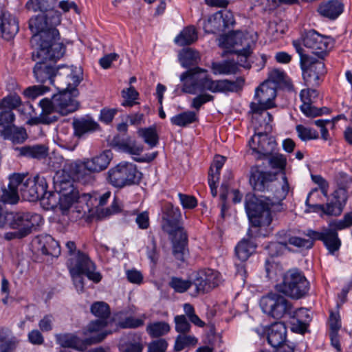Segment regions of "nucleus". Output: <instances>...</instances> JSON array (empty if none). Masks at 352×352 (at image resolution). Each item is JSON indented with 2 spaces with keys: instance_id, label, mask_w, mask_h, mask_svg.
I'll list each match as a JSON object with an SVG mask.
<instances>
[{
  "instance_id": "bb28decb",
  "label": "nucleus",
  "mask_w": 352,
  "mask_h": 352,
  "mask_svg": "<svg viewBox=\"0 0 352 352\" xmlns=\"http://www.w3.org/2000/svg\"><path fill=\"white\" fill-rule=\"evenodd\" d=\"M344 10L342 0H327L319 4L317 12L321 16L333 21L338 18Z\"/></svg>"
},
{
  "instance_id": "e2e57ef3",
  "label": "nucleus",
  "mask_w": 352,
  "mask_h": 352,
  "mask_svg": "<svg viewBox=\"0 0 352 352\" xmlns=\"http://www.w3.org/2000/svg\"><path fill=\"white\" fill-rule=\"evenodd\" d=\"M329 325L331 330L330 332H338L341 328L340 316L338 309L332 310L330 312Z\"/></svg>"
},
{
  "instance_id": "f257e3e1",
  "label": "nucleus",
  "mask_w": 352,
  "mask_h": 352,
  "mask_svg": "<svg viewBox=\"0 0 352 352\" xmlns=\"http://www.w3.org/2000/svg\"><path fill=\"white\" fill-rule=\"evenodd\" d=\"M56 0H28L25 4L28 10L41 14L29 20V28L33 33L30 43L45 45V38H60L56 26L60 24L62 14L55 10Z\"/></svg>"
},
{
  "instance_id": "a211bd4d",
  "label": "nucleus",
  "mask_w": 352,
  "mask_h": 352,
  "mask_svg": "<svg viewBox=\"0 0 352 352\" xmlns=\"http://www.w3.org/2000/svg\"><path fill=\"white\" fill-rule=\"evenodd\" d=\"M43 223L42 216L37 213L16 212L13 214L10 226L17 230L18 239H22L36 230Z\"/></svg>"
},
{
  "instance_id": "bf43d9fd",
  "label": "nucleus",
  "mask_w": 352,
  "mask_h": 352,
  "mask_svg": "<svg viewBox=\"0 0 352 352\" xmlns=\"http://www.w3.org/2000/svg\"><path fill=\"white\" fill-rule=\"evenodd\" d=\"M191 285V283L179 278L173 277L170 282V286L177 292H186Z\"/></svg>"
},
{
  "instance_id": "49530a36",
  "label": "nucleus",
  "mask_w": 352,
  "mask_h": 352,
  "mask_svg": "<svg viewBox=\"0 0 352 352\" xmlns=\"http://www.w3.org/2000/svg\"><path fill=\"white\" fill-rule=\"evenodd\" d=\"M21 156L41 159L46 156L47 150L44 146L36 145L33 146H23L17 148Z\"/></svg>"
},
{
  "instance_id": "2eb2a0df",
  "label": "nucleus",
  "mask_w": 352,
  "mask_h": 352,
  "mask_svg": "<svg viewBox=\"0 0 352 352\" xmlns=\"http://www.w3.org/2000/svg\"><path fill=\"white\" fill-rule=\"evenodd\" d=\"M272 122L264 121V132L255 131L254 134L248 142L251 154L257 159H263L273 154L277 144L273 137L269 136L272 131Z\"/></svg>"
},
{
  "instance_id": "0e129e2a",
  "label": "nucleus",
  "mask_w": 352,
  "mask_h": 352,
  "mask_svg": "<svg viewBox=\"0 0 352 352\" xmlns=\"http://www.w3.org/2000/svg\"><path fill=\"white\" fill-rule=\"evenodd\" d=\"M214 96L208 94H201L194 98L192 100L190 107L197 111H199L201 107L208 102L212 101Z\"/></svg>"
},
{
  "instance_id": "de8ad7c7",
  "label": "nucleus",
  "mask_w": 352,
  "mask_h": 352,
  "mask_svg": "<svg viewBox=\"0 0 352 352\" xmlns=\"http://www.w3.org/2000/svg\"><path fill=\"white\" fill-rule=\"evenodd\" d=\"M304 310L305 309H298V311L296 312V316H298V318H294L293 321L291 323V329L292 331L303 334L307 331L309 322L310 321V317L307 314H305V316L306 318L305 320H302L301 318L302 315L304 314V313L302 312V311Z\"/></svg>"
},
{
  "instance_id": "412c9836",
  "label": "nucleus",
  "mask_w": 352,
  "mask_h": 352,
  "mask_svg": "<svg viewBox=\"0 0 352 352\" xmlns=\"http://www.w3.org/2000/svg\"><path fill=\"white\" fill-rule=\"evenodd\" d=\"M220 279V275L217 271L205 269L197 273L193 284L197 293H205L218 286Z\"/></svg>"
},
{
  "instance_id": "aec40b11",
  "label": "nucleus",
  "mask_w": 352,
  "mask_h": 352,
  "mask_svg": "<svg viewBox=\"0 0 352 352\" xmlns=\"http://www.w3.org/2000/svg\"><path fill=\"white\" fill-rule=\"evenodd\" d=\"M302 104L301 111L307 117H316L327 112V108L319 109L314 106L318 98V91L315 89H302L300 94Z\"/></svg>"
},
{
  "instance_id": "5fc2aeb1",
  "label": "nucleus",
  "mask_w": 352,
  "mask_h": 352,
  "mask_svg": "<svg viewBox=\"0 0 352 352\" xmlns=\"http://www.w3.org/2000/svg\"><path fill=\"white\" fill-rule=\"evenodd\" d=\"M15 115L11 109H1L0 112V126L3 129L14 126Z\"/></svg>"
},
{
  "instance_id": "4d7b16f0",
  "label": "nucleus",
  "mask_w": 352,
  "mask_h": 352,
  "mask_svg": "<svg viewBox=\"0 0 352 352\" xmlns=\"http://www.w3.org/2000/svg\"><path fill=\"white\" fill-rule=\"evenodd\" d=\"M226 158L221 155H217L210 168L208 177H214L219 179L220 171L224 165Z\"/></svg>"
},
{
  "instance_id": "680f3d73",
  "label": "nucleus",
  "mask_w": 352,
  "mask_h": 352,
  "mask_svg": "<svg viewBox=\"0 0 352 352\" xmlns=\"http://www.w3.org/2000/svg\"><path fill=\"white\" fill-rule=\"evenodd\" d=\"M285 73L278 69L271 70L268 75V78L265 81H270V85H274L276 88L277 85L283 82L285 80Z\"/></svg>"
},
{
  "instance_id": "c9c22d12",
  "label": "nucleus",
  "mask_w": 352,
  "mask_h": 352,
  "mask_svg": "<svg viewBox=\"0 0 352 352\" xmlns=\"http://www.w3.org/2000/svg\"><path fill=\"white\" fill-rule=\"evenodd\" d=\"M256 245L249 239H242L235 248V254L242 263L246 261L255 251Z\"/></svg>"
},
{
  "instance_id": "5701e85b",
  "label": "nucleus",
  "mask_w": 352,
  "mask_h": 352,
  "mask_svg": "<svg viewBox=\"0 0 352 352\" xmlns=\"http://www.w3.org/2000/svg\"><path fill=\"white\" fill-rule=\"evenodd\" d=\"M306 235L314 241H322L331 254L338 251L341 245V241L338 238V232L333 230L331 231L325 228H323L320 232L308 230Z\"/></svg>"
},
{
  "instance_id": "9b49d317",
  "label": "nucleus",
  "mask_w": 352,
  "mask_h": 352,
  "mask_svg": "<svg viewBox=\"0 0 352 352\" xmlns=\"http://www.w3.org/2000/svg\"><path fill=\"white\" fill-rule=\"evenodd\" d=\"M219 45L237 54L239 65L250 68L248 57L252 53L248 37L242 31H232L220 36Z\"/></svg>"
},
{
  "instance_id": "79ce46f5",
  "label": "nucleus",
  "mask_w": 352,
  "mask_h": 352,
  "mask_svg": "<svg viewBox=\"0 0 352 352\" xmlns=\"http://www.w3.org/2000/svg\"><path fill=\"white\" fill-rule=\"evenodd\" d=\"M138 135L151 148H153L159 143V136L155 126L141 128L138 131Z\"/></svg>"
},
{
  "instance_id": "a878e982",
  "label": "nucleus",
  "mask_w": 352,
  "mask_h": 352,
  "mask_svg": "<svg viewBox=\"0 0 352 352\" xmlns=\"http://www.w3.org/2000/svg\"><path fill=\"white\" fill-rule=\"evenodd\" d=\"M276 174L269 171L260 170L257 167H252L250 170V184L254 190L265 191L269 184L276 179Z\"/></svg>"
},
{
  "instance_id": "c756f323",
  "label": "nucleus",
  "mask_w": 352,
  "mask_h": 352,
  "mask_svg": "<svg viewBox=\"0 0 352 352\" xmlns=\"http://www.w3.org/2000/svg\"><path fill=\"white\" fill-rule=\"evenodd\" d=\"M38 248L45 255L58 257L60 254V247L58 241L50 235H43L38 238Z\"/></svg>"
},
{
  "instance_id": "f3484780",
  "label": "nucleus",
  "mask_w": 352,
  "mask_h": 352,
  "mask_svg": "<svg viewBox=\"0 0 352 352\" xmlns=\"http://www.w3.org/2000/svg\"><path fill=\"white\" fill-rule=\"evenodd\" d=\"M69 272L83 274L89 280L98 283L102 278L101 273L96 270L95 263L86 253L78 251L68 261Z\"/></svg>"
},
{
  "instance_id": "6e6d98bb",
  "label": "nucleus",
  "mask_w": 352,
  "mask_h": 352,
  "mask_svg": "<svg viewBox=\"0 0 352 352\" xmlns=\"http://www.w3.org/2000/svg\"><path fill=\"white\" fill-rule=\"evenodd\" d=\"M50 88L45 85H33L26 88L23 91V94L28 98L35 99L39 96L48 92Z\"/></svg>"
},
{
  "instance_id": "393cba45",
  "label": "nucleus",
  "mask_w": 352,
  "mask_h": 352,
  "mask_svg": "<svg viewBox=\"0 0 352 352\" xmlns=\"http://www.w3.org/2000/svg\"><path fill=\"white\" fill-rule=\"evenodd\" d=\"M279 241L278 242H272L268 245V248L277 249L278 246L286 247L288 244L297 248H304L310 249L313 247L314 241L311 238L309 239H302L298 236H291L289 232L282 231L278 233Z\"/></svg>"
},
{
  "instance_id": "052dcab7",
  "label": "nucleus",
  "mask_w": 352,
  "mask_h": 352,
  "mask_svg": "<svg viewBox=\"0 0 352 352\" xmlns=\"http://www.w3.org/2000/svg\"><path fill=\"white\" fill-rule=\"evenodd\" d=\"M271 155L269 162L272 168L284 170L287 164L285 156L279 153Z\"/></svg>"
},
{
  "instance_id": "39448f33",
  "label": "nucleus",
  "mask_w": 352,
  "mask_h": 352,
  "mask_svg": "<svg viewBox=\"0 0 352 352\" xmlns=\"http://www.w3.org/2000/svg\"><path fill=\"white\" fill-rule=\"evenodd\" d=\"M9 179L8 188H2L0 197V200L7 204L18 202L19 191L25 199L30 201L38 200L41 196L45 195V189L47 188L46 179L39 175L31 177L26 174L14 173Z\"/></svg>"
},
{
  "instance_id": "20e7f679",
  "label": "nucleus",
  "mask_w": 352,
  "mask_h": 352,
  "mask_svg": "<svg viewBox=\"0 0 352 352\" xmlns=\"http://www.w3.org/2000/svg\"><path fill=\"white\" fill-rule=\"evenodd\" d=\"M180 80L183 82L182 91L189 94L206 91L212 93L237 92L245 82L242 77H238L235 80H212L207 70L198 67L183 72L180 75Z\"/></svg>"
},
{
  "instance_id": "37998d69",
  "label": "nucleus",
  "mask_w": 352,
  "mask_h": 352,
  "mask_svg": "<svg viewBox=\"0 0 352 352\" xmlns=\"http://www.w3.org/2000/svg\"><path fill=\"white\" fill-rule=\"evenodd\" d=\"M45 189V195L39 197L41 204L46 210H53L58 205L60 207V197L56 192H50Z\"/></svg>"
},
{
  "instance_id": "09e8293b",
  "label": "nucleus",
  "mask_w": 352,
  "mask_h": 352,
  "mask_svg": "<svg viewBox=\"0 0 352 352\" xmlns=\"http://www.w3.org/2000/svg\"><path fill=\"white\" fill-rule=\"evenodd\" d=\"M118 146L121 151L132 155H140L144 150L143 145L138 144L135 141L122 142Z\"/></svg>"
},
{
  "instance_id": "ea45409f",
  "label": "nucleus",
  "mask_w": 352,
  "mask_h": 352,
  "mask_svg": "<svg viewBox=\"0 0 352 352\" xmlns=\"http://www.w3.org/2000/svg\"><path fill=\"white\" fill-rule=\"evenodd\" d=\"M222 14L219 11L210 15L208 20L204 23V30L208 33L215 34L217 32H223V25L222 24Z\"/></svg>"
},
{
  "instance_id": "338daca9",
  "label": "nucleus",
  "mask_w": 352,
  "mask_h": 352,
  "mask_svg": "<svg viewBox=\"0 0 352 352\" xmlns=\"http://www.w3.org/2000/svg\"><path fill=\"white\" fill-rule=\"evenodd\" d=\"M135 223L138 228L141 230H146L150 226L149 214L147 211H143L137 214L135 218Z\"/></svg>"
},
{
  "instance_id": "603ef678",
  "label": "nucleus",
  "mask_w": 352,
  "mask_h": 352,
  "mask_svg": "<svg viewBox=\"0 0 352 352\" xmlns=\"http://www.w3.org/2000/svg\"><path fill=\"white\" fill-rule=\"evenodd\" d=\"M296 129L299 138L302 141L318 138V132L310 127L299 124L296 126Z\"/></svg>"
},
{
  "instance_id": "0eeeda50",
  "label": "nucleus",
  "mask_w": 352,
  "mask_h": 352,
  "mask_svg": "<svg viewBox=\"0 0 352 352\" xmlns=\"http://www.w3.org/2000/svg\"><path fill=\"white\" fill-rule=\"evenodd\" d=\"M62 175L57 173L54 178L55 192L60 197V210L65 214L80 198L79 192L73 185V179L80 178L79 166L76 162L66 163L64 166Z\"/></svg>"
},
{
  "instance_id": "e433bc0d",
  "label": "nucleus",
  "mask_w": 352,
  "mask_h": 352,
  "mask_svg": "<svg viewBox=\"0 0 352 352\" xmlns=\"http://www.w3.org/2000/svg\"><path fill=\"white\" fill-rule=\"evenodd\" d=\"M198 342V339L189 333H179L175 340L173 350L175 352L182 351L187 347L195 346Z\"/></svg>"
},
{
  "instance_id": "13d9d810",
  "label": "nucleus",
  "mask_w": 352,
  "mask_h": 352,
  "mask_svg": "<svg viewBox=\"0 0 352 352\" xmlns=\"http://www.w3.org/2000/svg\"><path fill=\"white\" fill-rule=\"evenodd\" d=\"M168 346V342L165 339H157L148 343L147 352H166Z\"/></svg>"
},
{
  "instance_id": "ddd939ff",
  "label": "nucleus",
  "mask_w": 352,
  "mask_h": 352,
  "mask_svg": "<svg viewBox=\"0 0 352 352\" xmlns=\"http://www.w3.org/2000/svg\"><path fill=\"white\" fill-rule=\"evenodd\" d=\"M92 314L98 318L97 323L100 325V331L108 332V335L111 333V330H107L106 327H112L113 326L121 328H138L144 324V317L135 318L133 316L122 318L121 313L112 314L111 309H91Z\"/></svg>"
},
{
  "instance_id": "f03ea898",
  "label": "nucleus",
  "mask_w": 352,
  "mask_h": 352,
  "mask_svg": "<svg viewBox=\"0 0 352 352\" xmlns=\"http://www.w3.org/2000/svg\"><path fill=\"white\" fill-rule=\"evenodd\" d=\"M281 188L277 190L273 197L255 195H247L245 197V208L248 219L252 226L260 228L259 235L266 236L262 233L263 227H269L272 221L274 215L283 210V200L285 199L289 191V185L285 173L282 177Z\"/></svg>"
},
{
  "instance_id": "f704fd0d",
  "label": "nucleus",
  "mask_w": 352,
  "mask_h": 352,
  "mask_svg": "<svg viewBox=\"0 0 352 352\" xmlns=\"http://www.w3.org/2000/svg\"><path fill=\"white\" fill-rule=\"evenodd\" d=\"M1 135L5 140H11L14 144L23 143L27 138L25 129L23 127H17L15 125L2 129Z\"/></svg>"
},
{
  "instance_id": "dca6fc26",
  "label": "nucleus",
  "mask_w": 352,
  "mask_h": 352,
  "mask_svg": "<svg viewBox=\"0 0 352 352\" xmlns=\"http://www.w3.org/2000/svg\"><path fill=\"white\" fill-rule=\"evenodd\" d=\"M139 174L135 164L122 162L109 170L107 179L112 186L122 188L136 183Z\"/></svg>"
},
{
  "instance_id": "473e14b6",
  "label": "nucleus",
  "mask_w": 352,
  "mask_h": 352,
  "mask_svg": "<svg viewBox=\"0 0 352 352\" xmlns=\"http://www.w3.org/2000/svg\"><path fill=\"white\" fill-rule=\"evenodd\" d=\"M73 126L74 134L76 136L80 137L84 134L96 131L99 125L92 118L86 116L74 120Z\"/></svg>"
},
{
  "instance_id": "c03bdc74",
  "label": "nucleus",
  "mask_w": 352,
  "mask_h": 352,
  "mask_svg": "<svg viewBox=\"0 0 352 352\" xmlns=\"http://www.w3.org/2000/svg\"><path fill=\"white\" fill-rule=\"evenodd\" d=\"M179 59L182 67L188 68L197 64L200 60V56L197 51L187 48L179 54Z\"/></svg>"
},
{
  "instance_id": "f8f14e48",
  "label": "nucleus",
  "mask_w": 352,
  "mask_h": 352,
  "mask_svg": "<svg viewBox=\"0 0 352 352\" xmlns=\"http://www.w3.org/2000/svg\"><path fill=\"white\" fill-rule=\"evenodd\" d=\"M296 52L299 54L300 65L302 71L305 83L307 87H318L322 77L326 74V68L323 62L324 58H315L302 53V49L296 42H294Z\"/></svg>"
},
{
  "instance_id": "a19ab883",
  "label": "nucleus",
  "mask_w": 352,
  "mask_h": 352,
  "mask_svg": "<svg viewBox=\"0 0 352 352\" xmlns=\"http://www.w3.org/2000/svg\"><path fill=\"white\" fill-rule=\"evenodd\" d=\"M211 68L213 74L215 75L234 74L238 71L236 64L232 61L214 62L212 63Z\"/></svg>"
},
{
  "instance_id": "423d86ee",
  "label": "nucleus",
  "mask_w": 352,
  "mask_h": 352,
  "mask_svg": "<svg viewBox=\"0 0 352 352\" xmlns=\"http://www.w3.org/2000/svg\"><path fill=\"white\" fill-rule=\"evenodd\" d=\"M56 88L59 90L57 94H54L51 98H45L39 102L41 108L40 116L45 124L57 120L58 118L52 115L54 113L67 116L79 108V102L75 98L78 94V90H73V93H70L60 85Z\"/></svg>"
},
{
  "instance_id": "a18cd8bd",
  "label": "nucleus",
  "mask_w": 352,
  "mask_h": 352,
  "mask_svg": "<svg viewBox=\"0 0 352 352\" xmlns=\"http://www.w3.org/2000/svg\"><path fill=\"white\" fill-rule=\"evenodd\" d=\"M170 330V325L165 322H155L146 327L148 334L152 338H160L166 335Z\"/></svg>"
},
{
  "instance_id": "69168bd1",
  "label": "nucleus",
  "mask_w": 352,
  "mask_h": 352,
  "mask_svg": "<svg viewBox=\"0 0 352 352\" xmlns=\"http://www.w3.org/2000/svg\"><path fill=\"white\" fill-rule=\"evenodd\" d=\"M178 197L180 204L184 209H192L197 206V200L194 196L179 192Z\"/></svg>"
},
{
  "instance_id": "1a4fd4ad",
  "label": "nucleus",
  "mask_w": 352,
  "mask_h": 352,
  "mask_svg": "<svg viewBox=\"0 0 352 352\" xmlns=\"http://www.w3.org/2000/svg\"><path fill=\"white\" fill-rule=\"evenodd\" d=\"M276 96V88L274 85H270V81H264L256 89L254 100L256 102L250 104L254 120L272 122V116L266 110L274 107Z\"/></svg>"
},
{
  "instance_id": "b1692460",
  "label": "nucleus",
  "mask_w": 352,
  "mask_h": 352,
  "mask_svg": "<svg viewBox=\"0 0 352 352\" xmlns=\"http://www.w3.org/2000/svg\"><path fill=\"white\" fill-rule=\"evenodd\" d=\"M19 22L16 17L6 11L0 3V31L2 37L9 40L19 32Z\"/></svg>"
},
{
  "instance_id": "7ed1b4c3",
  "label": "nucleus",
  "mask_w": 352,
  "mask_h": 352,
  "mask_svg": "<svg viewBox=\"0 0 352 352\" xmlns=\"http://www.w3.org/2000/svg\"><path fill=\"white\" fill-rule=\"evenodd\" d=\"M44 40L46 43L41 47L31 43L34 47L32 58L34 60H39L33 68L34 77L38 82H49L56 87L61 81V73L59 72L61 66L55 67L54 63L63 57L65 48L60 38H45Z\"/></svg>"
},
{
  "instance_id": "2f4dec72",
  "label": "nucleus",
  "mask_w": 352,
  "mask_h": 352,
  "mask_svg": "<svg viewBox=\"0 0 352 352\" xmlns=\"http://www.w3.org/2000/svg\"><path fill=\"white\" fill-rule=\"evenodd\" d=\"M259 305L261 308H291L285 297L276 293H270L262 296Z\"/></svg>"
},
{
  "instance_id": "6ab92c4d",
  "label": "nucleus",
  "mask_w": 352,
  "mask_h": 352,
  "mask_svg": "<svg viewBox=\"0 0 352 352\" xmlns=\"http://www.w3.org/2000/svg\"><path fill=\"white\" fill-rule=\"evenodd\" d=\"M303 44L318 58H324L329 50L333 47V40L331 37L322 35L316 30H311L305 33Z\"/></svg>"
},
{
  "instance_id": "864d4df0",
  "label": "nucleus",
  "mask_w": 352,
  "mask_h": 352,
  "mask_svg": "<svg viewBox=\"0 0 352 352\" xmlns=\"http://www.w3.org/2000/svg\"><path fill=\"white\" fill-rule=\"evenodd\" d=\"M138 92L132 86L128 89H123L122 91V96L124 99V101L122 104V106L132 107L135 104V100L138 99Z\"/></svg>"
},
{
  "instance_id": "9d476101",
  "label": "nucleus",
  "mask_w": 352,
  "mask_h": 352,
  "mask_svg": "<svg viewBox=\"0 0 352 352\" xmlns=\"http://www.w3.org/2000/svg\"><path fill=\"white\" fill-rule=\"evenodd\" d=\"M318 189H312L308 194L305 205L307 212H316L320 217H338L341 214L347 201V190L344 187H340L333 193V199L325 204H310L311 196L317 192Z\"/></svg>"
},
{
  "instance_id": "4be33fe9",
  "label": "nucleus",
  "mask_w": 352,
  "mask_h": 352,
  "mask_svg": "<svg viewBox=\"0 0 352 352\" xmlns=\"http://www.w3.org/2000/svg\"><path fill=\"white\" fill-rule=\"evenodd\" d=\"M112 159L111 151L105 150L93 157L84 159L78 165L79 169L83 168L91 173H100L109 166Z\"/></svg>"
},
{
  "instance_id": "58836bf2",
  "label": "nucleus",
  "mask_w": 352,
  "mask_h": 352,
  "mask_svg": "<svg viewBox=\"0 0 352 352\" xmlns=\"http://www.w3.org/2000/svg\"><path fill=\"white\" fill-rule=\"evenodd\" d=\"M197 120V113L192 111H184L170 118L171 124L180 127H186Z\"/></svg>"
},
{
  "instance_id": "4468645a",
  "label": "nucleus",
  "mask_w": 352,
  "mask_h": 352,
  "mask_svg": "<svg viewBox=\"0 0 352 352\" xmlns=\"http://www.w3.org/2000/svg\"><path fill=\"white\" fill-rule=\"evenodd\" d=\"M310 283L304 274L297 269L288 270L283 276L281 292L292 299L298 300L309 292Z\"/></svg>"
},
{
  "instance_id": "6e6552de",
  "label": "nucleus",
  "mask_w": 352,
  "mask_h": 352,
  "mask_svg": "<svg viewBox=\"0 0 352 352\" xmlns=\"http://www.w3.org/2000/svg\"><path fill=\"white\" fill-rule=\"evenodd\" d=\"M100 325L96 320L90 322L82 331L85 338L80 339L72 333H59L55 336L57 344L63 347L72 348L83 351L89 345L102 342L108 335V332L100 331Z\"/></svg>"
},
{
  "instance_id": "8fccbe9b",
  "label": "nucleus",
  "mask_w": 352,
  "mask_h": 352,
  "mask_svg": "<svg viewBox=\"0 0 352 352\" xmlns=\"http://www.w3.org/2000/svg\"><path fill=\"white\" fill-rule=\"evenodd\" d=\"M21 104V100L19 95L10 94L0 100V109H11L19 107Z\"/></svg>"
},
{
  "instance_id": "3c124183",
  "label": "nucleus",
  "mask_w": 352,
  "mask_h": 352,
  "mask_svg": "<svg viewBox=\"0 0 352 352\" xmlns=\"http://www.w3.org/2000/svg\"><path fill=\"white\" fill-rule=\"evenodd\" d=\"M175 330L178 333H190L191 325L187 314L182 315H177L174 318Z\"/></svg>"
},
{
  "instance_id": "7c9ffc66",
  "label": "nucleus",
  "mask_w": 352,
  "mask_h": 352,
  "mask_svg": "<svg viewBox=\"0 0 352 352\" xmlns=\"http://www.w3.org/2000/svg\"><path fill=\"white\" fill-rule=\"evenodd\" d=\"M286 339V328L283 322H275L269 329L267 341L274 348L280 346Z\"/></svg>"
},
{
  "instance_id": "c85d7f7f",
  "label": "nucleus",
  "mask_w": 352,
  "mask_h": 352,
  "mask_svg": "<svg viewBox=\"0 0 352 352\" xmlns=\"http://www.w3.org/2000/svg\"><path fill=\"white\" fill-rule=\"evenodd\" d=\"M188 236L182 228L175 230L173 240V254L176 259L184 261L187 253Z\"/></svg>"
},
{
  "instance_id": "4c0bfd02",
  "label": "nucleus",
  "mask_w": 352,
  "mask_h": 352,
  "mask_svg": "<svg viewBox=\"0 0 352 352\" xmlns=\"http://www.w3.org/2000/svg\"><path fill=\"white\" fill-rule=\"evenodd\" d=\"M197 39V33L193 26L185 28L175 38V43L179 46L189 45Z\"/></svg>"
},
{
  "instance_id": "cd10ccee",
  "label": "nucleus",
  "mask_w": 352,
  "mask_h": 352,
  "mask_svg": "<svg viewBox=\"0 0 352 352\" xmlns=\"http://www.w3.org/2000/svg\"><path fill=\"white\" fill-rule=\"evenodd\" d=\"M181 217V212L178 207H175L170 204H166L163 211V229L168 232H171L177 226Z\"/></svg>"
},
{
  "instance_id": "774afa93",
  "label": "nucleus",
  "mask_w": 352,
  "mask_h": 352,
  "mask_svg": "<svg viewBox=\"0 0 352 352\" xmlns=\"http://www.w3.org/2000/svg\"><path fill=\"white\" fill-rule=\"evenodd\" d=\"M219 12H221L223 16L222 24L223 25V31L233 27L235 24L233 13L230 10H220Z\"/></svg>"
},
{
  "instance_id": "72a5a7b5",
  "label": "nucleus",
  "mask_w": 352,
  "mask_h": 352,
  "mask_svg": "<svg viewBox=\"0 0 352 352\" xmlns=\"http://www.w3.org/2000/svg\"><path fill=\"white\" fill-rule=\"evenodd\" d=\"M65 69L63 73H61V76H65L66 77V87L65 90L73 93V90H77L76 87L80 84L82 80V72L80 69L74 70L68 67L61 66V69ZM61 76V80H63Z\"/></svg>"
}]
</instances>
